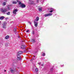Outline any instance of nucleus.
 Instances as JSON below:
<instances>
[{"label": "nucleus", "instance_id": "nucleus-1", "mask_svg": "<svg viewBox=\"0 0 74 74\" xmlns=\"http://www.w3.org/2000/svg\"><path fill=\"white\" fill-rule=\"evenodd\" d=\"M11 10V8L8 6V5L7 8L1 9V11L3 14H5L7 11H8V10Z\"/></svg>", "mask_w": 74, "mask_h": 74}, {"label": "nucleus", "instance_id": "nucleus-2", "mask_svg": "<svg viewBox=\"0 0 74 74\" xmlns=\"http://www.w3.org/2000/svg\"><path fill=\"white\" fill-rule=\"evenodd\" d=\"M17 1L21 8H25L26 7V5L23 3H22L20 1L17 0Z\"/></svg>", "mask_w": 74, "mask_h": 74}, {"label": "nucleus", "instance_id": "nucleus-3", "mask_svg": "<svg viewBox=\"0 0 74 74\" xmlns=\"http://www.w3.org/2000/svg\"><path fill=\"white\" fill-rule=\"evenodd\" d=\"M7 24V23L5 21L2 24V28L3 29H6V25Z\"/></svg>", "mask_w": 74, "mask_h": 74}, {"label": "nucleus", "instance_id": "nucleus-4", "mask_svg": "<svg viewBox=\"0 0 74 74\" xmlns=\"http://www.w3.org/2000/svg\"><path fill=\"white\" fill-rule=\"evenodd\" d=\"M34 26L35 27H37V26L38 25V22L36 21H34Z\"/></svg>", "mask_w": 74, "mask_h": 74}, {"label": "nucleus", "instance_id": "nucleus-5", "mask_svg": "<svg viewBox=\"0 0 74 74\" xmlns=\"http://www.w3.org/2000/svg\"><path fill=\"white\" fill-rule=\"evenodd\" d=\"M17 57L18 58V60H19L21 59V57L18 54H17Z\"/></svg>", "mask_w": 74, "mask_h": 74}, {"label": "nucleus", "instance_id": "nucleus-6", "mask_svg": "<svg viewBox=\"0 0 74 74\" xmlns=\"http://www.w3.org/2000/svg\"><path fill=\"white\" fill-rule=\"evenodd\" d=\"M18 10H17V9H15L13 11V13L14 14L16 15V12Z\"/></svg>", "mask_w": 74, "mask_h": 74}, {"label": "nucleus", "instance_id": "nucleus-7", "mask_svg": "<svg viewBox=\"0 0 74 74\" xmlns=\"http://www.w3.org/2000/svg\"><path fill=\"white\" fill-rule=\"evenodd\" d=\"M25 48H26V46L24 45H22L21 46V49H25Z\"/></svg>", "mask_w": 74, "mask_h": 74}, {"label": "nucleus", "instance_id": "nucleus-8", "mask_svg": "<svg viewBox=\"0 0 74 74\" xmlns=\"http://www.w3.org/2000/svg\"><path fill=\"white\" fill-rule=\"evenodd\" d=\"M39 20V17H38V16H37L36 18V19H35L34 20L35 21H37V22Z\"/></svg>", "mask_w": 74, "mask_h": 74}, {"label": "nucleus", "instance_id": "nucleus-9", "mask_svg": "<svg viewBox=\"0 0 74 74\" xmlns=\"http://www.w3.org/2000/svg\"><path fill=\"white\" fill-rule=\"evenodd\" d=\"M4 18V16H1L0 17V19H1V20H3Z\"/></svg>", "mask_w": 74, "mask_h": 74}, {"label": "nucleus", "instance_id": "nucleus-10", "mask_svg": "<svg viewBox=\"0 0 74 74\" xmlns=\"http://www.w3.org/2000/svg\"><path fill=\"white\" fill-rule=\"evenodd\" d=\"M53 8H51L50 9V11H49V12H51V13H52V12H53Z\"/></svg>", "mask_w": 74, "mask_h": 74}, {"label": "nucleus", "instance_id": "nucleus-11", "mask_svg": "<svg viewBox=\"0 0 74 74\" xmlns=\"http://www.w3.org/2000/svg\"><path fill=\"white\" fill-rule=\"evenodd\" d=\"M22 51H20L18 52V54H19V55H20L21 54H22Z\"/></svg>", "mask_w": 74, "mask_h": 74}, {"label": "nucleus", "instance_id": "nucleus-12", "mask_svg": "<svg viewBox=\"0 0 74 74\" xmlns=\"http://www.w3.org/2000/svg\"><path fill=\"white\" fill-rule=\"evenodd\" d=\"M10 71L11 73H14V71L13 69H11L10 70Z\"/></svg>", "mask_w": 74, "mask_h": 74}, {"label": "nucleus", "instance_id": "nucleus-13", "mask_svg": "<svg viewBox=\"0 0 74 74\" xmlns=\"http://www.w3.org/2000/svg\"><path fill=\"white\" fill-rule=\"evenodd\" d=\"M10 12H9L6 13V14L7 15H10Z\"/></svg>", "mask_w": 74, "mask_h": 74}, {"label": "nucleus", "instance_id": "nucleus-14", "mask_svg": "<svg viewBox=\"0 0 74 74\" xmlns=\"http://www.w3.org/2000/svg\"><path fill=\"white\" fill-rule=\"evenodd\" d=\"M49 16L48 15V14H45L44 15V16H45V17H47V16Z\"/></svg>", "mask_w": 74, "mask_h": 74}, {"label": "nucleus", "instance_id": "nucleus-15", "mask_svg": "<svg viewBox=\"0 0 74 74\" xmlns=\"http://www.w3.org/2000/svg\"><path fill=\"white\" fill-rule=\"evenodd\" d=\"M38 10L39 11H42V8L41 7L38 8Z\"/></svg>", "mask_w": 74, "mask_h": 74}, {"label": "nucleus", "instance_id": "nucleus-16", "mask_svg": "<svg viewBox=\"0 0 74 74\" xmlns=\"http://www.w3.org/2000/svg\"><path fill=\"white\" fill-rule=\"evenodd\" d=\"M5 38L6 39H8V38H9V36H6L5 37Z\"/></svg>", "mask_w": 74, "mask_h": 74}, {"label": "nucleus", "instance_id": "nucleus-17", "mask_svg": "<svg viewBox=\"0 0 74 74\" xmlns=\"http://www.w3.org/2000/svg\"><path fill=\"white\" fill-rule=\"evenodd\" d=\"M14 31L15 32H16H16H17V30H16V28L14 29Z\"/></svg>", "mask_w": 74, "mask_h": 74}, {"label": "nucleus", "instance_id": "nucleus-18", "mask_svg": "<svg viewBox=\"0 0 74 74\" xmlns=\"http://www.w3.org/2000/svg\"><path fill=\"white\" fill-rule=\"evenodd\" d=\"M17 3V2L16 1H13L12 2V3L14 4H16Z\"/></svg>", "mask_w": 74, "mask_h": 74}, {"label": "nucleus", "instance_id": "nucleus-19", "mask_svg": "<svg viewBox=\"0 0 74 74\" xmlns=\"http://www.w3.org/2000/svg\"><path fill=\"white\" fill-rule=\"evenodd\" d=\"M5 4H6V2H4L3 3L2 5H5Z\"/></svg>", "mask_w": 74, "mask_h": 74}, {"label": "nucleus", "instance_id": "nucleus-20", "mask_svg": "<svg viewBox=\"0 0 74 74\" xmlns=\"http://www.w3.org/2000/svg\"><path fill=\"white\" fill-rule=\"evenodd\" d=\"M48 15L49 16H52V13H48Z\"/></svg>", "mask_w": 74, "mask_h": 74}, {"label": "nucleus", "instance_id": "nucleus-21", "mask_svg": "<svg viewBox=\"0 0 74 74\" xmlns=\"http://www.w3.org/2000/svg\"><path fill=\"white\" fill-rule=\"evenodd\" d=\"M32 42L33 43H34V42H36V41H35V40H34V39H32Z\"/></svg>", "mask_w": 74, "mask_h": 74}, {"label": "nucleus", "instance_id": "nucleus-22", "mask_svg": "<svg viewBox=\"0 0 74 74\" xmlns=\"http://www.w3.org/2000/svg\"><path fill=\"white\" fill-rule=\"evenodd\" d=\"M42 56H44L45 55V53H44L42 52Z\"/></svg>", "mask_w": 74, "mask_h": 74}, {"label": "nucleus", "instance_id": "nucleus-23", "mask_svg": "<svg viewBox=\"0 0 74 74\" xmlns=\"http://www.w3.org/2000/svg\"><path fill=\"white\" fill-rule=\"evenodd\" d=\"M5 47H8V43H6L5 44Z\"/></svg>", "mask_w": 74, "mask_h": 74}, {"label": "nucleus", "instance_id": "nucleus-24", "mask_svg": "<svg viewBox=\"0 0 74 74\" xmlns=\"http://www.w3.org/2000/svg\"><path fill=\"white\" fill-rule=\"evenodd\" d=\"M35 70L36 72H38V69L37 68Z\"/></svg>", "mask_w": 74, "mask_h": 74}, {"label": "nucleus", "instance_id": "nucleus-25", "mask_svg": "<svg viewBox=\"0 0 74 74\" xmlns=\"http://www.w3.org/2000/svg\"><path fill=\"white\" fill-rule=\"evenodd\" d=\"M33 34H35V32L34 31H33Z\"/></svg>", "mask_w": 74, "mask_h": 74}, {"label": "nucleus", "instance_id": "nucleus-26", "mask_svg": "<svg viewBox=\"0 0 74 74\" xmlns=\"http://www.w3.org/2000/svg\"><path fill=\"white\" fill-rule=\"evenodd\" d=\"M39 1V0H36L37 3H38V1Z\"/></svg>", "mask_w": 74, "mask_h": 74}, {"label": "nucleus", "instance_id": "nucleus-27", "mask_svg": "<svg viewBox=\"0 0 74 74\" xmlns=\"http://www.w3.org/2000/svg\"><path fill=\"white\" fill-rule=\"evenodd\" d=\"M28 23H29V24H31V22H30V21H29L28 22Z\"/></svg>", "mask_w": 74, "mask_h": 74}, {"label": "nucleus", "instance_id": "nucleus-28", "mask_svg": "<svg viewBox=\"0 0 74 74\" xmlns=\"http://www.w3.org/2000/svg\"><path fill=\"white\" fill-rule=\"evenodd\" d=\"M8 19V17H7L5 19L6 20H7V19Z\"/></svg>", "mask_w": 74, "mask_h": 74}, {"label": "nucleus", "instance_id": "nucleus-29", "mask_svg": "<svg viewBox=\"0 0 74 74\" xmlns=\"http://www.w3.org/2000/svg\"><path fill=\"white\" fill-rule=\"evenodd\" d=\"M29 32V30H28L27 31V33Z\"/></svg>", "mask_w": 74, "mask_h": 74}, {"label": "nucleus", "instance_id": "nucleus-30", "mask_svg": "<svg viewBox=\"0 0 74 74\" xmlns=\"http://www.w3.org/2000/svg\"><path fill=\"white\" fill-rule=\"evenodd\" d=\"M41 66H44V64H42L41 65Z\"/></svg>", "mask_w": 74, "mask_h": 74}, {"label": "nucleus", "instance_id": "nucleus-31", "mask_svg": "<svg viewBox=\"0 0 74 74\" xmlns=\"http://www.w3.org/2000/svg\"><path fill=\"white\" fill-rule=\"evenodd\" d=\"M38 64H41V63H38Z\"/></svg>", "mask_w": 74, "mask_h": 74}, {"label": "nucleus", "instance_id": "nucleus-32", "mask_svg": "<svg viewBox=\"0 0 74 74\" xmlns=\"http://www.w3.org/2000/svg\"><path fill=\"white\" fill-rule=\"evenodd\" d=\"M4 71H5H5H6V70H5Z\"/></svg>", "mask_w": 74, "mask_h": 74}, {"label": "nucleus", "instance_id": "nucleus-33", "mask_svg": "<svg viewBox=\"0 0 74 74\" xmlns=\"http://www.w3.org/2000/svg\"><path fill=\"white\" fill-rule=\"evenodd\" d=\"M0 23H1V21H0Z\"/></svg>", "mask_w": 74, "mask_h": 74}, {"label": "nucleus", "instance_id": "nucleus-34", "mask_svg": "<svg viewBox=\"0 0 74 74\" xmlns=\"http://www.w3.org/2000/svg\"><path fill=\"white\" fill-rule=\"evenodd\" d=\"M5 1H7V0H4Z\"/></svg>", "mask_w": 74, "mask_h": 74}, {"label": "nucleus", "instance_id": "nucleus-35", "mask_svg": "<svg viewBox=\"0 0 74 74\" xmlns=\"http://www.w3.org/2000/svg\"><path fill=\"white\" fill-rule=\"evenodd\" d=\"M0 64H1V62H0Z\"/></svg>", "mask_w": 74, "mask_h": 74}, {"label": "nucleus", "instance_id": "nucleus-36", "mask_svg": "<svg viewBox=\"0 0 74 74\" xmlns=\"http://www.w3.org/2000/svg\"><path fill=\"white\" fill-rule=\"evenodd\" d=\"M34 56V57H35V56Z\"/></svg>", "mask_w": 74, "mask_h": 74}]
</instances>
